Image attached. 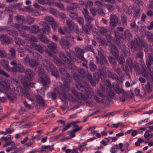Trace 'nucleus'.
<instances>
[{"instance_id":"a19ab883","label":"nucleus","mask_w":153,"mask_h":153,"mask_svg":"<svg viewBox=\"0 0 153 153\" xmlns=\"http://www.w3.org/2000/svg\"><path fill=\"white\" fill-rule=\"evenodd\" d=\"M113 70L116 72L119 76H121L122 77L123 75L122 74V71L121 69L119 68L115 67L113 68Z\"/></svg>"},{"instance_id":"4c0bfd02","label":"nucleus","mask_w":153,"mask_h":153,"mask_svg":"<svg viewBox=\"0 0 153 153\" xmlns=\"http://www.w3.org/2000/svg\"><path fill=\"white\" fill-rule=\"evenodd\" d=\"M108 76L113 79H116L117 75L116 74L111 72L110 70H108L107 71Z\"/></svg>"},{"instance_id":"69168bd1","label":"nucleus","mask_w":153,"mask_h":153,"mask_svg":"<svg viewBox=\"0 0 153 153\" xmlns=\"http://www.w3.org/2000/svg\"><path fill=\"white\" fill-rule=\"evenodd\" d=\"M85 19L87 22L89 23L92 22L94 19V18L92 17L89 15L85 17Z\"/></svg>"},{"instance_id":"c756f323","label":"nucleus","mask_w":153,"mask_h":153,"mask_svg":"<svg viewBox=\"0 0 153 153\" xmlns=\"http://www.w3.org/2000/svg\"><path fill=\"white\" fill-rule=\"evenodd\" d=\"M70 3V4L68 5L67 7V9L68 10H73L78 7V5L76 3Z\"/></svg>"},{"instance_id":"c03bdc74","label":"nucleus","mask_w":153,"mask_h":153,"mask_svg":"<svg viewBox=\"0 0 153 153\" xmlns=\"http://www.w3.org/2000/svg\"><path fill=\"white\" fill-rule=\"evenodd\" d=\"M121 19L122 24L124 26L127 25V19L126 16L123 14H122L121 16Z\"/></svg>"},{"instance_id":"393cba45","label":"nucleus","mask_w":153,"mask_h":153,"mask_svg":"<svg viewBox=\"0 0 153 153\" xmlns=\"http://www.w3.org/2000/svg\"><path fill=\"white\" fill-rule=\"evenodd\" d=\"M66 24L68 28L71 30H72L75 27V26H77L70 19L66 20Z\"/></svg>"},{"instance_id":"de8ad7c7","label":"nucleus","mask_w":153,"mask_h":153,"mask_svg":"<svg viewBox=\"0 0 153 153\" xmlns=\"http://www.w3.org/2000/svg\"><path fill=\"white\" fill-rule=\"evenodd\" d=\"M108 58L110 63L113 66H115L116 65V63L114 58L111 56H109Z\"/></svg>"},{"instance_id":"c85d7f7f","label":"nucleus","mask_w":153,"mask_h":153,"mask_svg":"<svg viewBox=\"0 0 153 153\" xmlns=\"http://www.w3.org/2000/svg\"><path fill=\"white\" fill-rule=\"evenodd\" d=\"M141 19V20L138 21L137 23L139 25L138 27L139 26L140 28V33H142L141 34H142L143 33V13L142 14Z\"/></svg>"},{"instance_id":"2f4dec72","label":"nucleus","mask_w":153,"mask_h":153,"mask_svg":"<svg viewBox=\"0 0 153 153\" xmlns=\"http://www.w3.org/2000/svg\"><path fill=\"white\" fill-rule=\"evenodd\" d=\"M132 37V35L130 31L127 30L125 31L124 33V38L125 39H129Z\"/></svg>"},{"instance_id":"ddd939ff","label":"nucleus","mask_w":153,"mask_h":153,"mask_svg":"<svg viewBox=\"0 0 153 153\" xmlns=\"http://www.w3.org/2000/svg\"><path fill=\"white\" fill-rule=\"evenodd\" d=\"M24 72L25 75L28 79L31 81L33 79V77L35 76V74L32 70L27 69Z\"/></svg>"},{"instance_id":"4be33fe9","label":"nucleus","mask_w":153,"mask_h":153,"mask_svg":"<svg viewBox=\"0 0 153 153\" xmlns=\"http://www.w3.org/2000/svg\"><path fill=\"white\" fill-rule=\"evenodd\" d=\"M39 24L44 28V29L48 32H50V28L48 24L45 21L40 22Z\"/></svg>"},{"instance_id":"0e129e2a","label":"nucleus","mask_w":153,"mask_h":153,"mask_svg":"<svg viewBox=\"0 0 153 153\" xmlns=\"http://www.w3.org/2000/svg\"><path fill=\"white\" fill-rule=\"evenodd\" d=\"M90 11L93 17H94L96 15L97 10L96 8L91 7L90 9Z\"/></svg>"},{"instance_id":"4468645a","label":"nucleus","mask_w":153,"mask_h":153,"mask_svg":"<svg viewBox=\"0 0 153 153\" xmlns=\"http://www.w3.org/2000/svg\"><path fill=\"white\" fill-rule=\"evenodd\" d=\"M2 33H7L8 34L13 36H17L18 33L16 31L10 29L8 27L4 26Z\"/></svg>"},{"instance_id":"b1692460","label":"nucleus","mask_w":153,"mask_h":153,"mask_svg":"<svg viewBox=\"0 0 153 153\" xmlns=\"http://www.w3.org/2000/svg\"><path fill=\"white\" fill-rule=\"evenodd\" d=\"M113 87L114 91L118 94H119L122 93L124 96H125V95H126V93L124 91L123 89H120V88L119 85H113Z\"/></svg>"},{"instance_id":"473e14b6","label":"nucleus","mask_w":153,"mask_h":153,"mask_svg":"<svg viewBox=\"0 0 153 153\" xmlns=\"http://www.w3.org/2000/svg\"><path fill=\"white\" fill-rule=\"evenodd\" d=\"M16 21H19L22 23H24L25 22V18L22 15H17L15 17Z\"/></svg>"},{"instance_id":"2eb2a0df","label":"nucleus","mask_w":153,"mask_h":153,"mask_svg":"<svg viewBox=\"0 0 153 153\" xmlns=\"http://www.w3.org/2000/svg\"><path fill=\"white\" fill-rule=\"evenodd\" d=\"M119 20V18L115 15H111L110 18V25L111 27H115Z\"/></svg>"},{"instance_id":"412c9836","label":"nucleus","mask_w":153,"mask_h":153,"mask_svg":"<svg viewBox=\"0 0 153 153\" xmlns=\"http://www.w3.org/2000/svg\"><path fill=\"white\" fill-rule=\"evenodd\" d=\"M36 101L39 104V105L41 106L42 108L44 107L45 105L44 100L41 96L39 95H36Z\"/></svg>"},{"instance_id":"72a5a7b5","label":"nucleus","mask_w":153,"mask_h":153,"mask_svg":"<svg viewBox=\"0 0 153 153\" xmlns=\"http://www.w3.org/2000/svg\"><path fill=\"white\" fill-rule=\"evenodd\" d=\"M103 83L104 85H102L105 86V89L106 90H107L111 86L110 82L108 80H104L103 81Z\"/></svg>"},{"instance_id":"4d7b16f0","label":"nucleus","mask_w":153,"mask_h":153,"mask_svg":"<svg viewBox=\"0 0 153 153\" xmlns=\"http://www.w3.org/2000/svg\"><path fill=\"white\" fill-rule=\"evenodd\" d=\"M53 61L57 65L60 66L62 64V62L58 58H55L53 59Z\"/></svg>"},{"instance_id":"6e6552de","label":"nucleus","mask_w":153,"mask_h":153,"mask_svg":"<svg viewBox=\"0 0 153 153\" xmlns=\"http://www.w3.org/2000/svg\"><path fill=\"white\" fill-rule=\"evenodd\" d=\"M1 88L4 91L7 97L9 100L12 101L16 98V94L11 93L10 89L8 87L5 86V85H1Z\"/></svg>"},{"instance_id":"e2e57ef3","label":"nucleus","mask_w":153,"mask_h":153,"mask_svg":"<svg viewBox=\"0 0 153 153\" xmlns=\"http://www.w3.org/2000/svg\"><path fill=\"white\" fill-rule=\"evenodd\" d=\"M50 24L51 25L53 29L54 30H56L58 26V23L55 21V20H54V22H53L50 23Z\"/></svg>"},{"instance_id":"338daca9","label":"nucleus","mask_w":153,"mask_h":153,"mask_svg":"<svg viewBox=\"0 0 153 153\" xmlns=\"http://www.w3.org/2000/svg\"><path fill=\"white\" fill-rule=\"evenodd\" d=\"M49 12L53 15H56L58 12L55 9L52 8H50L48 10Z\"/></svg>"},{"instance_id":"5fc2aeb1","label":"nucleus","mask_w":153,"mask_h":153,"mask_svg":"<svg viewBox=\"0 0 153 153\" xmlns=\"http://www.w3.org/2000/svg\"><path fill=\"white\" fill-rule=\"evenodd\" d=\"M82 30L84 32L85 34H89L90 33V31L88 28V27L85 25V26L83 25L82 27Z\"/></svg>"},{"instance_id":"ea45409f","label":"nucleus","mask_w":153,"mask_h":153,"mask_svg":"<svg viewBox=\"0 0 153 153\" xmlns=\"http://www.w3.org/2000/svg\"><path fill=\"white\" fill-rule=\"evenodd\" d=\"M14 40L16 44L18 45L23 46L25 42L24 41L22 40L20 38L18 37L15 38Z\"/></svg>"},{"instance_id":"aec40b11","label":"nucleus","mask_w":153,"mask_h":153,"mask_svg":"<svg viewBox=\"0 0 153 153\" xmlns=\"http://www.w3.org/2000/svg\"><path fill=\"white\" fill-rule=\"evenodd\" d=\"M38 2L42 5H48L49 6L53 5L55 0H37Z\"/></svg>"},{"instance_id":"7ed1b4c3","label":"nucleus","mask_w":153,"mask_h":153,"mask_svg":"<svg viewBox=\"0 0 153 153\" xmlns=\"http://www.w3.org/2000/svg\"><path fill=\"white\" fill-rule=\"evenodd\" d=\"M42 64L48 71L50 70L51 75L57 78L59 76V74L57 70L53 64L50 63L47 60L42 61Z\"/></svg>"},{"instance_id":"0eeeda50","label":"nucleus","mask_w":153,"mask_h":153,"mask_svg":"<svg viewBox=\"0 0 153 153\" xmlns=\"http://www.w3.org/2000/svg\"><path fill=\"white\" fill-rule=\"evenodd\" d=\"M94 94V93L93 94ZM93 95V98L94 100L96 101V102L99 103H102L104 105H108L110 102V100L109 98L107 96L105 95L103 97H102V99H101L100 98H98V97L96 95H91L89 92L88 93V95H87L89 97H90V95L91 97Z\"/></svg>"},{"instance_id":"f8f14e48","label":"nucleus","mask_w":153,"mask_h":153,"mask_svg":"<svg viewBox=\"0 0 153 153\" xmlns=\"http://www.w3.org/2000/svg\"><path fill=\"white\" fill-rule=\"evenodd\" d=\"M11 71L13 72H19L22 73L25 71V68L23 65L21 64L18 63L11 67Z\"/></svg>"},{"instance_id":"49530a36","label":"nucleus","mask_w":153,"mask_h":153,"mask_svg":"<svg viewBox=\"0 0 153 153\" xmlns=\"http://www.w3.org/2000/svg\"><path fill=\"white\" fill-rule=\"evenodd\" d=\"M126 65L129 66L130 70H132V68L133 62L131 58H128L126 59Z\"/></svg>"},{"instance_id":"f03ea898","label":"nucleus","mask_w":153,"mask_h":153,"mask_svg":"<svg viewBox=\"0 0 153 153\" xmlns=\"http://www.w3.org/2000/svg\"><path fill=\"white\" fill-rule=\"evenodd\" d=\"M74 76L75 80L79 83L78 85H76V87L78 89L82 91H85L87 95L88 92H89L91 95L93 94V91L91 90L88 84L85 83L84 85H82L81 83H79V76L77 74L74 73Z\"/></svg>"},{"instance_id":"680f3d73","label":"nucleus","mask_w":153,"mask_h":153,"mask_svg":"<svg viewBox=\"0 0 153 153\" xmlns=\"http://www.w3.org/2000/svg\"><path fill=\"white\" fill-rule=\"evenodd\" d=\"M19 34L22 37L27 38H29L30 37L29 34H26L24 31H21V30H19Z\"/></svg>"},{"instance_id":"1a4fd4ad","label":"nucleus","mask_w":153,"mask_h":153,"mask_svg":"<svg viewBox=\"0 0 153 153\" xmlns=\"http://www.w3.org/2000/svg\"><path fill=\"white\" fill-rule=\"evenodd\" d=\"M0 41L3 45L11 44L13 42L12 39L5 34L0 35Z\"/></svg>"},{"instance_id":"f257e3e1","label":"nucleus","mask_w":153,"mask_h":153,"mask_svg":"<svg viewBox=\"0 0 153 153\" xmlns=\"http://www.w3.org/2000/svg\"><path fill=\"white\" fill-rule=\"evenodd\" d=\"M59 71L61 74L64 75L67 78V79L66 80L65 79L63 78H62L61 79L63 81V85H60V86L61 88L64 90H66V88L68 89L69 88L68 84L71 82L72 78L70 76L67 71L63 68L61 67L59 68Z\"/></svg>"},{"instance_id":"052dcab7","label":"nucleus","mask_w":153,"mask_h":153,"mask_svg":"<svg viewBox=\"0 0 153 153\" xmlns=\"http://www.w3.org/2000/svg\"><path fill=\"white\" fill-rule=\"evenodd\" d=\"M106 94H107L111 97H114V91L112 90H111L109 89L107 90H106Z\"/></svg>"},{"instance_id":"cd10ccee","label":"nucleus","mask_w":153,"mask_h":153,"mask_svg":"<svg viewBox=\"0 0 153 153\" xmlns=\"http://www.w3.org/2000/svg\"><path fill=\"white\" fill-rule=\"evenodd\" d=\"M76 50L77 52V57L79 59L82 61H84L85 60V58L83 56V52L82 51V50L78 48L76 49Z\"/></svg>"},{"instance_id":"13d9d810","label":"nucleus","mask_w":153,"mask_h":153,"mask_svg":"<svg viewBox=\"0 0 153 153\" xmlns=\"http://www.w3.org/2000/svg\"><path fill=\"white\" fill-rule=\"evenodd\" d=\"M73 29L74 30V32L77 35L76 36L80 35L82 34V32L80 30H79L77 25L75 26V27Z\"/></svg>"},{"instance_id":"c9c22d12","label":"nucleus","mask_w":153,"mask_h":153,"mask_svg":"<svg viewBox=\"0 0 153 153\" xmlns=\"http://www.w3.org/2000/svg\"><path fill=\"white\" fill-rule=\"evenodd\" d=\"M91 22H87L85 25L90 31L91 30H92L93 31H94L95 32H96L97 33H98V32L96 31L97 30L94 27L93 25L91 24Z\"/></svg>"},{"instance_id":"39448f33","label":"nucleus","mask_w":153,"mask_h":153,"mask_svg":"<svg viewBox=\"0 0 153 153\" xmlns=\"http://www.w3.org/2000/svg\"><path fill=\"white\" fill-rule=\"evenodd\" d=\"M35 83L32 82H25L23 83L24 88H23L21 87H18L17 88V90L18 91H19L20 93L23 94L24 96L26 97H29V94L27 93V91L30 88L29 87L32 88H35L34 85Z\"/></svg>"},{"instance_id":"6ab92c4d","label":"nucleus","mask_w":153,"mask_h":153,"mask_svg":"<svg viewBox=\"0 0 153 153\" xmlns=\"http://www.w3.org/2000/svg\"><path fill=\"white\" fill-rule=\"evenodd\" d=\"M1 65L7 71H11V68L9 65V62L6 60H2L1 61Z\"/></svg>"},{"instance_id":"a18cd8bd","label":"nucleus","mask_w":153,"mask_h":153,"mask_svg":"<svg viewBox=\"0 0 153 153\" xmlns=\"http://www.w3.org/2000/svg\"><path fill=\"white\" fill-rule=\"evenodd\" d=\"M44 19L45 21L50 23L52 22H54V20H55L53 17L48 16H45L44 18Z\"/></svg>"},{"instance_id":"58836bf2","label":"nucleus","mask_w":153,"mask_h":153,"mask_svg":"<svg viewBox=\"0 0 153 153\" xmlns=\"http://www.w3.org/2000/svg\"><path fill=\"white\" fill-rule=\"evenodd\" d=\"M99 43L102 45L107 46L108 44L105 39L103 38H99L98 39Z\"/></svg>"},{"instance_id":"bb28decb","label":"nucleus","mask_w":153,"mask_h":153,"mask_svg":"<svg viewBox=\"0 0 153 153\" xmlns=\"http://www.w3.org/2000/svg\"><path fill=\"white\" fill-rule=\"evenodd\" d=\"M30 29L33 33H37L41 30L39 27L36 25H31L30 26Z\"/></svg>"},{"instance_id":"9d476101","label":"nucleus","mask_w":153,"mask_h":153,"mask_svg":"<svg viewBox=\"0 0 153 153\" xmlns=\"http://www.w3.org/2000/svg\"><path fill=\"white\" fill-rule=\"evenodd\" d=\"M59 56L66 63L69 64L68 66V68L69 69H72V68H74L75 65L74 64H70V60L66 57L64 53L62 52H60L59 53Z\"/></svg>"},{"instance_id":"e433bc0d","label":"nucleus","mask_w":153,"mask_h":153,"mask_svg":"<svg viewBox=\"0 0 153 153\" xmlns=\"http://www.w3.org/2000/svg\"><path fill=\"white\" fill-rule=\"evenodd\" d=\"M35 18L30 16H27L26 19V22L29 25L33 24Z\"/></svg>"},{"instance_id":"603ef678","label":"nucleus","mask_w":153,"mask_h":153,"mask_svg":"<svg viewBox=\"0 0 153 153\" xmlns=\"http://www.w3.org/2000/svg\"><path fill=\"white\" fill-rule=\"evenodd\" d=\"M142 12V10H141L140 9H137L136 10L134 14V17L136 18L139 17L140 16Z\"/></svg>"},{"instance_id":"37998d69","label":"nucleus","mask_w":153,"mask_h":153,"mask_svg":"<svg viewBox=\"0 0 153 153\" xmlns=\"http://www.w3.org/2000/svg\"><path fill=\"white\" fill-rule=\"evenodd\" d=\"M9 51L10 53V59H14L16 58L15 50L14 48H11L10 49Z\"/></svg>"},{"instance_id":"a878e982","label":"nucleus","mask_w":153,"mask_h":153,"mask_svg":"<svg viewBox=\"0 0 153 153\" xmlns=\"http://www.w3.org/2000/svg\"><path fill=\"white\" fill-rule=\"evenodd\" d=\"M137 57L139 59V63L142 67V68H143V53L142 52H140L137 54Z\"/></svg>"},{"instance_id":"3c124183","label":"nucleus","mask_w":153,"mask_h":153,"mask_svg":"<svg viewBox=\"0 0 153 153\" xmlns=\"http://www.w3.org/2000/svg\"><path fill=\"white\" fill-rule=\"evenodd\" d=\"M145 35L149 40L153 41V35L152 33L149 32H145Z\"/></svg>"},{"instance_id":"7c9ffc66","label":"nucleus","mask_w":153,"mask_h":153,"mask_svg":"<svg viewBox=\"0 0 153 153\" xmlns=\"http://www.w3.org/2000/svg\"><path fill=\"white\" fill-rule=\"evenodd\" d=\"M28 63L30 66L31 68H33L34 67L38 65L39 64L38 62L33 59H29L28 61Z\"/></svg>"},{"instance_id":"20e7f679","label":"nucleus","mask_w":153,"mask_h":153,"mask_svg":"<svg viewBox=\"0 0 153 153\" xmlns=\"http://www.w3.org/2000/svg\"><path fill=\"white\" fill-rule=\"evenodd\" d=\"M37 70L39 76L44 88L46 87L50 83L48 76L45 73L44 70L40 68H38Z\"/></svg>"},{"instance_id":"423d86ee","label":"nucleus","mask_w":153,"mask_h":153,"mask_svg":"<svg viewBox=\"0 0 153 153\" xmlns=\"http://www.w3.org/2000/svg\"><path fill=\"white\" fill-rule=\"evenodd\" d=\"M130 48L134 50H136L138 48L139 49H142L143 46V39L139 38L136 39V41H132L129 42Z\"/></svg>"},{"instance_id":"8fccbe9b","label":"nucleus","mask_w":153,"mask_h":153,"mask_svg":"<svg viewBox=\"0 0 153 153\" xmlns=\"http://www.w3.org/2000/svg\"><path fill=\"white\" fill-rule=\"evenodd\" d=\"M55 6L58 8L59 9L62 10L63 11H65V9L64 7L63 4L59 3V2H56L55 3Z\"/></svg>"},{"instance_id":"f704fd0d","label":"nucleus","mask_w":153,"mask_h":153,"mask_svg":"<svg viewBox=\"0 0 153 153\" xmlns=\"http://www.w3.org/2000/svg\"><path fill=\"white\" fill-rule=\"evenodd\" d=\"M97 28L100 33L102 34L108 32V30L107 27L98 26Z\"/></svg>"},{"instance_id":"bf43d9fd","label":"nucleus","mask_w":153,"mask_h":153,"mask_svg":"<svg viewBox=\"0 0 153 153\" xmlns=\"http://www.w3.org/2000/svg\"><path fill=\"white\" fill-rule=\"evenodd\" d=\"M32 55L33 57L36 59L38 60H41L42 59L41 56L36 52L32 53Z\"/></svg>"},{"instance_id":"f3484780","label":"nucleus","mask_w":153,"mask_h":153,"mask_svg":"<svg viewBox=\"0 0 153 153\" xmlns=\"http://www.w3.org/2000/svg\"><path fill=\"white\" fill-rule=\"evenodd\" d=\"M59 44L63 49H68L69 48L70 43L66 39H60L59 40Z\"/></svg>"},{"instance_id":"dca6fc26","label":"nucleus","mask_w":153,"mask_h":153,"mask_svg":"<svg viewBox=\"0 0 153 153\" xmlns=\"http://www.w3.org/2000/svg\"><path fill=\"white\" fill-rule=\"evenodd\" d=\"M100 88L101 90L97 89V94L99 96L102 98L105 95L106 90L105 89V86L101 85H100Z\"/></svg>"},{"instance_id":"864d4df0","label":"nucleus","mask_w":153,"mask_h":153,"mask_svg":"<svg viewBox=\"0 0 153 153\" xmlns=\"http://www.w3.org/2000/svg\"><path fill=\"white\" fill-rule=\"evenodd\" d=\"M86 68H79L78 69V72L81 74H83L87 72L88 70V67H87Z\"/></svg>"},{"instance_id":"a211bd4d","label":"nucleus","mask_w":153,"mask_h":153,"mask_svg":"<svg viewBox=\"0 0 153 153\" xmlns=\"http://www.w3.org/2000/svg\"><path fill=\"white\" fill-rule=\"evenodd\" d=\"M31 45L36 50L41 53H43V48L45 47L44 46L42 45L37 44L34 43L32 44Z\"/></svg>"},{"instance_id":"79ce46f5","label":"nucleus","mask_w":153,"mask_h":153,"mask_svg":"<svg viewBox=\"0 0 153 153\" xmlns=\"http://www.w3.org/2000/svg\"><path fill=\"white\" fill-rule=\"evenodd\" d=\"M3 11L5 13H7L8 15L10 14L13 15L12 8L10 7H5V10Z\"/></svg>"},{"instance_id":"774afa93","label":"nucleus","mask_w":153,"mask_h":153,"mask_svg":"<svg viewBox=\"0 0 153 153\" xmlns=\"http://www.w3.org/2000/svg\"><path fill=\"white\" fill-rule=\"evenodd\" d=\"M40 39L41 41L45 43H47L49 42L48 39L43 35L40 36Z\"/></svg>"},{"instance_id":"6e6d98bb","label":"nucleus","mask_w":153,"mask_h":153,"mask_svg":"<svg viewBox=\"0 0 153 153\" xmlns=\"http://www.w3.org/2000/svg\"><path fill=\"white\" fill-rule=\"evenodd\" d=\"M47 46L51 50H54L56 48L57 45L54 43L52 42L49 44Z\"/></svg>"},{"instance_id":"5701e85b","label":"nucleus","mask_w":153,"mask_h":153,"mask_svg":"<svg viewBox=\"0 0 153 153\" xmlns=\"http://www.w3.org/2000/svg\"><path fill=\"white\" fill-rule=\"evenodd\" d=\"M130 26L131 29L133 31L135 32H138L139 30L138 26L136 25L135 20H132L131 21Z\"/></svg>"},{"instance_id":"9b49d317","label":"nucleus","mask_w":153,"mask_h":153,"mask_svg":"<svg viewBox=\"0 0 153 153\" xmlns=\"http://www.w3.org/2000/svg\"><path fill=\"white\" fill-rule=\"evenodd\" d=\"M109 47L110 53L116 58H118L119 53L115 46L113 44H110L109 45Z\"/></svg>"},{"instance_id":"09e8293b","label":"nucleus","mask_w":153,"mask_h":153,"mask_svg":"<svg viewBox=\"0 0 153 153\" xmlns=\"http://www.w3.org/2000/svg\"><path fill=\"white\" fill-rule=\"evenodd\" d=\"M89 68L90 70L92 71H95L97 70V66L93 62H91L89 65Z\"/></svg>"}]
</instances>
